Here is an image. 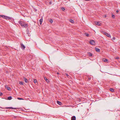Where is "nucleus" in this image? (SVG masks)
Instances as JSON below:
<instances>
[{"mask_svg": "<svg viewBox=\"0 0 120 120\" xmlns=\"http://www.w3.org/2000/svg\"><path fill=\"white\" fill-rule=\"evenodd\" d=\"M18 22L19 24L23 27L26 28L28 26V24H25L24 22L22 21H19Z\"/></svg>", "mask_w": 120, "mask_h": 120, "instance_id": "obj_1", "label": "nucleus"}, {"mask_svg": "<svg viewBox=\"0 0 120 120\" xmlns=\"http://www.w3.org/2000/svg\"><path fill=\"white\" fill-rule=\"evenodd\" d=\"M90 43L92 45H94L95 44V41L92 40L90 41Z\"/></svg>", "mask_w": 120, "mask_h": 120, "instance_id": "obj_2", "label": "nucleus"}, {"mask_svg": "<svg viewBox=\"0 0 120 120\" xmlns=\"http://www.w3.org/2000/svg\"><path fill=\"white\" fill-rule=\"evenodd\" d=\"M21 48L22 49H25V47L22 44H21Z\"/></svg>", "mask_w": 120, "mask_h": 120, "instance_id": "obj_3", "label": "nucleus"}, {"mask_svg": "<svg viewBox=\"0 0 120 120\" xmlns=\"http://www.w3.org/2000/svg\"><path fill=\"white\" fill-rule=\"evenodd\" d=\"M94 24L96 25H98V26H100V22H94Z\"/></svg>", "mask_w": 120, "mask_h": 120, "instance_id": "obj_4", "label": "nucleus"}, {"mask_svg": "<svg viewBox=\"0 0 120 120\" xmlns=\"http://www.w3.org/2000/svg\"><path fill=\"white\" fill-rule=\"evenodd\" d=\"M5 109H16V108H13L12 107H6L5 108Z\"/></svg>", "mask_w": 120, "mask_h": 120, "instance_id": "obj_5", "label": "nucleus"}, {"mask_svg": "<svg viewBox=\"0 0 120 120\" xmlns=\"http://www.w3.org/2000/svg\"><path fill=\"white\" fill-rule=\"evenodd\" d=\"M105 34L108 37H111V35H110L106 33H105Z\"/></svg>", "mask_w": 120, "mask_h": 120, "instance_id": "obj_6", "label": "nucleus"}, {"mask_svg": "<svg viewBox=\"0 0 120 120\" xmlns=\"http://www.w3.org/2000/svg\"><path fill=\"white\" fill-rule=\"evenodd\" d=\"M71 120H76L75 117L74 116H72V117H71Z\"/></svg>", "mask_w": 120, "mask_h": 120, "instance_id": "obj_7", "label": "nucleus"}, {"mask_svg": "<svg viewBox=\"0 0 120 120\" xmlns=\"http://www.w3.org/2000/svg\"><path fill=\"white\" fill-rule=\"evenodd\" d=\"M44 78L45 80L47 82H49V80L46 77H44Z\"/></svg>", "mask_w": 120, "mask_h": 120, "instance_id": "obj_8", "label": "nucleus"}, {"mask_svg": "<svg viewBox=\"0 0 120 120\" xmlns=\"http://www.w3.org/2000/svg\"><path fill=\"white\" fill-rule=\"evenodd\" d=\"M43 19L42 18L41 19L39 20L40 23V24H41L42 22Z\"/></svg>", "mask_w": 120, "mask_h": 120, "instance_id": "obj_9", "label": "nucleus"}, {"mask_svg": "<svg viewBox=\"0 0 120 120\" xmlns=\"http://www.w3.org/2000/svg\"><path fill=\"white\" fill-rule=\"evenodd\" d=\"M69 21L72 23H74V21L73 20H72V19H70L69 20Z\"/></svg>", "mask_w": 120, "mask_h": 120, "instance_id": "obj_10", "label": "nucleus"}, {"mask_svg": "<svg viewBox=\"0 0 120 120\" xmlns=\"http://www.w3.org/2000/svg\"><path fill=\"white\" fill-rule=\"evenodd\" d=\"M57 103L59 105H61V102H60V101H57Z\"/></svg>", "mask_w": 120, "mask_h": 120, "instance_id": "obj_11", "label": "nucleus"}, {"mask_svg": "<svg viewBox=\"0 0 120 120\" xmlns=\"http://www.w3.org/2000/svg\"><path fill=\"white\" fill-rule=\"evenodd\" d=\"M95 51H96L99 52H100V49L98 48H96L95 49Z\"/></svg>", "mask_w": 120, "mask_h": 120, "instance_id": "obj_12", "label": "nucleus"}, {"mask_svg": "<svg viewBox=\"0 0 120 120\" xmlns=\"http://www.w3.org/2000/svg\"><path fill=\"white\" fill-rule=\"evenodd\" d=\"M24 81H25V82H26V83H27L28 82V79H26V78H24Z\"/></svg>", "mask_w": 120, "mask_h": 120, "instance_id": "obj_13", "label": "nucleus"}, {"mask_svg": "<svg viewBox=\"0 0 120 120\" xmlns=\"http://www.w3.org/2000/svg\"><path fill=\"white\" fill-rule=\"evenodd\" d=\"M34 82L35 83H37V81L36 79H34Z\"/></svg>", "mask_w": 120, "mask_h": 120, "instance_id": "obj_14", "label": "nucleus"}, {"mask_svg": "<svg viewBox=\"0 0 120 120\" xmlns=\"http://www.w3.org/2000/svg\"><path fill=\"white\" fill-rule=\"evenodd\" d=\"M112 92H113L114 91V89L112 88H111L109 89Z\"/></svg>", "mask_w": 120, "mask_h": 120, "instance_id": "obj_15", "label": "nucleus"}, {"mask_svg": "<svg viewBox=\"0 0 120 120\" xmlns=\"http://www.w3.org/2000/svg\"><path fill=\"white\" fill-rule=\"evenodd\" d=\"M6 87L7 88V89L8 90H10L11 89V88L10 87H8L7 86V87L6 86Z\"/></svg>", "mask_w": 120, "mask_h": 120, "instance_id": "obj_16", "label": "nucleus"}, {"mask_svg": "<svg viewBox=\"0 0 120 120\" xmlns=\"http://www.w3.org/2000/svg\"><path fill=\"white\" fill-rule=\"evenodd\" d=\"M103 61L105 62H107L108 60L107 59H104L103 60Z\"/></svg>", "mask_w": 120, "mask_h": 120, "instance_id": "obj_17", "label": "nucleus"}, {"mask_svg": "<svg viewBox=\"0 0 120 120\" xmlns=\"http://www.w3.org/2000/svg\"><path fill=\"white\" fill-rule=\"evenodd\" d=\"M4 16V18H5L6 19H9L10 18L9 17H6V16Z\"/></svg>", "mask_w": 120, "mask_h": 120, "instance_id": "obj_18", "label": "nucleus"}, {"mask_svg": "<svg viewBox=\"0 0 120 120\" xmlns=\"http://www.w3.org/2000/svg\"><path fill=\"white\" fill-rule=\"evenodd\" d=\"M12 98L11 97H9L8 98V99L9 100H11V99Z\"/></svg>", "mask_w": 120, "mask_h": 120, "instance_id": "obj_19", "label": "nucleus"}, {"mask_svg": "<svg viewBox=\"0 0 120 120\" xmlns=\"http://www.w3.org/2000/svg\"><path fill=\"white\" fill-rule=\"evenodd\" d=\"M88 54L90 56H92V54L90 52H89L88 53Z\"/></svg>", "mask_w": 120, "mask_h": 120, "instance_id": "obj_20", "label": "nucleus"}, {"mask_svg": "<svg viewBox=\"0 0 120 120\" xmlns=\"http://www.w3.org/2000/svg\"><path fill=\"white\" fill-rule=\"evenodd\" d=\"M85 34L86 36L88 37L89 36V35L88 33H85Z\"/></svg>", "mask_w": 120, "mask_h": 120, "instance_id": "obj_21", "label": "nucleus"}, {"mask_svg": "<svg viewBox=\"0 0 120 120\" xmlns=\"http://www.w3.org/2000/svg\"><path fill=\"white\" fill-rule=\"evenodd\" d=\"M106 17V15H104L103 16V17L104 18H105Z\"/></svg>", "mask_w": 120, "mask_h": 120, "instance_id": "obj_22", "label": "nucleus"}, {"mask_svg": "<svg viewBox=\"0 0 120 120\" xmlns=\"http://www.w3.org/2000/svg\"><path fill=\"white\" fill-rule=\"evenodd\" d=\"M49 21L51 23H52L53 22V21L51 19Z\"/></svg>", "mask_w": 120, "mask_h": 120, "instance_id": "obj_23", "label": "nucleus"}, {"mask_svg": "<svg viewBox=\"0 0 120 120\" xmlns=\"http://www.w3.org/2000/svg\"><path fill=\"white\" fill-rule=\"evenodd\" d=\"M19 84H20L23 85V82H19Z\"/></svg>", "mask_w": 120, "mask_h": 120, "instance_id": "obj_24", "label": "nucleus"}, {"mask_svg": "<svg viewBox=\"0 0 120 120\" xmlns=\"http://www.w3.org/2000/svg\"><path fill=\"white\" fill-rule=\"evenodd\" d=\"M17 99L19 100H24V99L22 98H17Z\"/></svg>", "mask_w": 120, "mask_h": 120, "instance_id": "obj_25", "label": "nucleus"}, {"mask_svg": "<svg viewBox=\"0 0 120 120\" xmlns=\"http://www.w3.org/2000/svg\"><path fill=\"white\" fill-rule=\"evenodd\" d=\"M112 17L113 18H114L115 17V15H112Z\"/></svg>", "mask_w": 120, "mask_h": 120, "instance_id": "obj_26", "label": "nucleus"}, {"mask_svg": "<svg viewBox=\"0 0 120 120\" xmlns=\"http://www.w3.org/2000/svg\"><path fill=\"white\" fill-rule=\"evenodd\" d=\"M62 10L63 11H64V10H65V9H64V8H62Z\"/></svg>", "mask_w": 120, "mask_h": 120, "instance_id": "obj_27", "label": "nucleus"}, {"mask_svg": "<svg viewBox=\"0 0 120 120\" xmlns=\"http://www.w3.org/2000/svg\"><path fill=\"white\" fill-rule=\"evenodd\" d=\"M3 95V94L2 93H0V96H2Z\"/></svg>", "mask_w": 120, "mask_h": 120, "instance_id": "obj_28", "label": "nucleus"}, {"mask_svg": "<svg viewBox=\"0 0 120 120\" xmlns=\"http://www.w3.org/2000/svg\"><path fill=\"white\" fill-rule=\"evenodd\" d=\"M115 38L114 37H113L112 38V40H115Z\"/></svg>", "mask_w": 120, "mask_h": 120, "instance_id": "obj_29", "label": "nucleus"}, {"mask_svg": "<svg viewBox=\"0 0 120 120\" xmlns=\"http://www.w3.org/2000/svg\"><path fill=\"white\" fill-rule=\"evenodd\" d=\"M116 59H119V57H117L116 58Z\"/></svg>", "mask_w": 120, "mask_h": 120, "instance_id": "obj_30", "label": "nucleus"}, {"mask_svg": "<svg viewBox=\"0 0 120 120\" xmlns=\"http://www.w3.org/2000/svg\"><path fill=\"white\" fill-rule=\"evenodd\" d=\"M66 75L67 76H68V74H66Z\"/></svg>", "mask_w": 120, "mask_h": 120, "instance_id": "obj_31", "label": "nucleus"}, {"mask_svg": "<svg viewBox=\"0 0 120 120\" xmlns=\"http://www.w3.org/2000/svg\"><path fill=\"white\" fill-rule=\"evenodd\" d=\"M3 17V15H0V17Z\"/></svg>", "mask_w": 120, "mask_h": 120, "instance_id": "obj_32", "label": "nucleus"}, {"mask_svg": "<svg viewBox=\"0 0 120 120\" xmlns=\"http://www.w3.org/2000/svg\"><path fill=\"white\" fill-rule=\"evenodd\" d=\"M118 12V10H117V11H116V12Z\"/></svg>", "mask_w": 120, "mask_h": 120, "instance_id": "obj_33", "label": "nucleus"}, {"mask_svg": "<svg viewBox=\"0 0 120 120\" xmlns=\"http://www.w3.org/2000/svg\"><path fill=\"white\" fill-rule=\"evenodd\" d=\"M57 74H59V73H58V72L57 73Z\"/></svg>", "mask_w": 120, "mask_h": 120, "instance_id": "obj_34", "label": "nucleus"}]
</instances>
